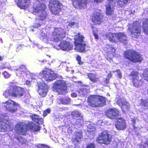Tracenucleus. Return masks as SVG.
<instances>
[{"label":"nucleus","instance_id":"nucleus-2","mask_svg":"<svg viewBox=\"0 0 148 148\" xmlns=\"http://www.w3.org/2000/svg\"><path fill=\"white\" fill-rule=\"evenodd\" d=\"M24 94V89L20 87L14 86L10 87L5 91L3 95L6 98H10V97L20 98L23 96Z\"/></svg>","mask_w":148,"mask_h":148},{"label":"nucleus","instance_id":"nucleus-46","mask_svg":"<svg viewBox=\"0 0 148 148\" xmlns=\"http://www.w3.org/2000/svg\"><path fill=\"white\" fill-rule=\"evenodd\" d=\"M3 75L4 76L5 78H8L10 76V75L6 71L3 72Z\"/></svg>","mask_w":148,"mask_h":148},{"label":"nucleus","instance_id":"nucleus-39","mask_svg":"<svg viewBox=\"0 0 148 148\" xmlns=\"http://www.w3.org/2000/svg\"><path fill=\"white\" fill-rule=\"evenodd\" d=\"M71 99L68 97L65 98H60L59 99L60 103L64 104H68L70 103Z\"/></svg>","mask_w":148,"mask_h":148},{"label":"nucleus","instance_id":"nucleus-47","mask_svg":"<svg viewBox=\"0 0 148 148\" xmlns=\"http://www.w3.org/2000/svg\"><path fill=\"white\" fill-rule=\"evenodd\" d=\"M37 147L38 148H49V147L46 145L41 144H38Z\"/></svg>","mask_w":148,"mask_h":148},{"label":"nucleus","instance_id":"nucleus-11","mask_svg":"<svg viewBox=\"0 0 148 148\" xmlns=\"http://www.w3.org/2000/svg\"><path fill=\"white\" fill-rule=\"evenodd\" d=\"M39 75L47 81H52L55 79L56 77V75L53 72L48 69L40 72Z\"/></svg>","mask_w":148,"mask_h":148},{"label":"nucleus","instance_id":"nucleus-30","mask_svg":"<svg viewBox=\"0 0 148 148\" xmlns=\"http://www.w3.org/2000/svg\"><path fill=\"white\" fill-rule=\"evenodd\" d=\"M117 40H118L123 42L127 41V37L124 33H117Z\"/></svg>","mask_w":148,"mask_h":148},{"label":"nucleus","instance_id":"nucleus-6","mask_svg":"<svg viewBox=\"0 0 148 148\" xmlns=\"http://www.w3.org/2000/svg\"><path fill=\"white\" fill-rule=\"evenodd\" d=\"M84 37L80 33H77L74 39V43L75 49L78 52H83L85 51L86 44L84 41Z\"/></svg>","mask_w":148,"mask_h":148},{"label":"nucleus","instance_id":"nucleus-27","mask_svg":"<svg viewBox=\"0 0 148 148\" xmlns=\"http://www.w3.org/2000/svg\"><path fill=\"white\" fill-rule=\"evenodd\" d=\"M106 7V14L108 16H110L113 14L114 11V8L111 5L110 3L105 5Z\"/></svg>","mask_w":148,"mask_h":148},{"label":"nucleus","instance_id":"nucleus-29","mask_svg":"<svg viewBox=\"0 0 148 148\" xmlns=\"http://www.w3.org/2000/svg\"><path fill=\"white\" fill-rule=\"evenodd\" d=\"M71 115L73 117L77 120L81 121L82 119L83 116L79 112L74 111L71 113Z\"/></svg>","mask_w":148,"mask_h":148},{"label":"nucleus","instance_id":"nucleus-59","mask_svg":"<svg viewBox=\"0 0 148 148\" xmlns=\"http://www.w3.org/2000/svg\"><path fill=\"white\" fill-rule=\"evenodd\" d=\"M67 148H73V147L71 146V147H70L69 146H68L67 147ZM75 148H77V147H76Z\"/></svg>","mask_w":148,"mask_h":148},{"label":"nucleus","instance_id":"nucleus-32","mask_svg":"<svg viewBox=\"0 0 148 148\" xmlns=\"http://www.w3.org/2000/svg\"><path fill=\"white\" fill-rule=\"evenodd\" d=\"M88 78L93 83H96L99 81V78L97 77L96 75L90 73L88 74Z\"/></svg>","mask_w":148,"mask_h":148},{"label":"nucleus","instance_id":"nucleus-26","mask_svg":"<svg viewBox=\"0 0 148 148\" xmlns=\"http://www.w3.org/2000/svg\"><path fill=\"white\" fill-rule=\"evenodd\" d=\"M103 49L106 53L108 54H112L113 55L115 50L114 47L110 45H107L104 47Z\"/></svg>","mask_w":148,"mask_h":148},{"label":"nucleus","instance_id":"nucleus-45","mask_svg":"<svg viewBox=\"0 0 148 148\" xmlns=\"http://www.w3.org/2000/svg\"><path fill=\"white\" fill-rule=\"evenodd\" d=\"M41 26V24L39 23H35L33 25L32 27L35 28H38L40 27Z\"/></svg>","mask_w":148,"mask_h":148},{"label":"nucleus","instance_id":"nucleus-9","mask_svg":"<svg viewBox=\"0 0 148 148\" xmlns=\"http://www.w3.org/2000/svg\"><path fill=\"white\" fill-rule=\"evenodd\" d=\"M18 106V104L15 102L10 99L2 103L3 108L11 113H14L16 111Z\"/></svg>","mask_w":148,"mask_h":148},{"label":"nucleus","instance_id":"nucleus-52","mask_svg":"<svg viewBox=\"0 0 148 148\" xmlns=\"http://www.w3.org/2000/svg\"><path fill=\"white\" fill-rule=\"evenodd\" d=\"M75 24V23L74 22H71L69 23V26L71 27H73V26Z\"/></svg>","mask_w":148,"mask_h":148},{"label":"nucleus","instance_id":"nucleus-4","mask_svg":"<svg viewBox=\"0 0 148 148\" xmlns=\"http://www.w3.org/2000/svg\"><path fill=\"white\" fill-rule=\"evenodd\" d=\"M63 7L62 3L58 0H51L48 5L49 10L54 15H59Z\"/></svg>","mask_w":148,"mask_h":148},{"label":"nucleus","instance_id":"nucleus-60","mask_svg":"<svg viewBox=\"0 0 148 148\" xmlns=\"http://www.w3.org/2000/svg\"><path fill=\"white\" fill-rule=\"evenodd\" d=\"M108 79H106V81H105L106 82L108 83Z\"/></svg>","mask_w":148,"mask_h":148},{"label":"nucleus","instance_id":"nucleus-23","mask_svg":"<svg viewBox=\"0 0 148 148\" xmlns=\"http://www.w3.org/2000/svg\"><path fill=\"white\" fill-rule=\"evenodd\" d=\"M82 137V132L81 131L76 132L75 135L73 136L72 139V141L75 145L78 144L80 141Z\"/></svg>","mask_w":148,"mask_h":148},{"label":"nucleus","instance_id":"nucleus-55","mask_svg":"<svg viewBox=\"0 0 148 148\" xmlns=\"http://www.w3.org/2000/svg\"><path fill=\"white\" fill-rule=\"evenodd\" d=\"M103 1H104V0H94V2H96L97 3H101Z\"/></svg>","mask_w":148,"mask_h":148},{"label":"nucleus","instance_id":"nucleus-43","mask_svg":"<svg viewBox=\"0 0 148 148\" xmlns=\"http://www.w3.org/2000/svg\"><path fill=\"white\" fill-rule=\"evenodd\" d=\"M81 57L80 56H78L76 58V60L78 62V63L80 65L82 64L83 62L81 60Z\"/></svg>","mask_w":148,"mask_h":148},{"label":"nucleus","instance_id":"nucleus-1","mask_svg":"<svg viewBox=\"0 0 148 148\" xmlns=\"http://www.w3.org/2000/svg\"><path fill=\"white\" fill-rule=\"evenodd\" d=\"M47 8L45 3H41L39 5L33 7V13L35 14H38L35 18L36 21H44L48 18V14L45 11Z\"/></svg>","mask_w":148,"mask_h":148},{"label":"nucleus","instance_id":"nucleus-5","mask_svg":"<svg viewBox=\"0 0 148 148\" xmlns=\"http://www.w3.org/2000/svg\"><path fill=\"white\" fill-rule=\"evenodd\" d=\"M8 119V116L5 114H3L1 115L0 130L1 132H4L12 130V124Z\"/></svg>","mask_w":148,"mask_h":148},{"label":"nucleus","instance_id":"nucleus-3","mask_svg":"<svg viewBox=\"0 0 148 148\" xmlns=\"http://www.w3.org/2000/svg\"><path fill=\"white\" fill-rule=\"evenodd\" d=\"M89 105L93 107H97L104 105L106 103L105 98L99 96L91 95L88 99Z\"/></svg>","mask_w":148,"mask_h":148},{"label":"nucleus","instance_id":"nucleus-58","mask_svg":"<svg viewBox=\"0 0 148 148\" xmlns=\"http://www.w3.org/2000/svg\"><path fill=\"white\" fill-rule=\"evenodd\" d=\"M114 0H108V1L109 2V3H110L111 2H113Z\"/></svg>","mask_w":148,"mask_h":148},{"label":"nucleus","instance_id":"nucleus-36","mask_svg":"<svg viewBox=\"0 0 148 148\" xmlns=\"http://www.w3.org/2000/svg\"><path fill=\"white\" fill-rule=\"evenodd\" d=\"M33 120L39 124H42L43 123L42 119L39 118V116L37 115H34L32 116Z\"/></svg>","mask_w":148,"mask_h":148},{"label":"nucleus","instance_id":"nucleus-20","mask_svg":"<svg viewBox=\"0 0 148 148\" xmlns=\"http://www.w3.org/2000/svg\"><path fill=\"white\" fill-rule=\"evenodd\" d=\"M119 112L115 108L111 109L106 112V115L109 118L113 119L119 115Z\"/></svg>","mask_w":148,"mask_h":148},{"label":"nucleus","instance_id":"nucleus-28","mask_svg":"<svg viewBox=\"0 0 148 148\" xmlns=\"http://www.w3.org/2000/svg\"><path fill=\"white\" fill-rule=\"evenodd\" d=\"M125 57L126 58L134 62H140L143 60V58L141 56H125Z\"/></svg>","mask_w":148,"mask_h":148},{"label":"nucleus","instance_id":"nucleus-7","mask_svg":"<svg viewBox=\"0 0 148 148\" xmlns=\"http://www.w3.org/2000/svg\"><path fill=\"white\" fill-rule=\"evenodd\" d=\"M54 90L59 94H64L67 92L66 84L63 80H58L55 82L53 86Z\"/></svg>","mask_w":148,"mask_h":148},{"label":"nucleus","instance_id":"nucleus-33","mask_svg":"<svg viewBox=\"0 0 148 148\" xmlns=\"http://www.w3.org/2000/svg\"><path fill=\"white\" fill-rule=\"evenodd\" d=\"M123 55L124 56H139L137 52L132 49L125 51L124 52Z\"/></svg>","mask_w":148,"mask_h":148},{"label":"nucleus","instance_id":"nucleus-8","mask_svg":"<svg viewBox=\"0 0 148 148\" xmlns=\"http://www.w3.org/2000/svg\"><path fill=\"white\" fill-rule=\"evenodd\" d=\"M65 32L60 28H55L53 32L51 39L54 42H58L65 36Z\"/></svg>","mask_w":148,"mask_h":148},{"label":"nucleus","instance_id":"nucleus-48","mask_svg":"<svg viewBox=\"0 0 148 148\" xmlns=\"http://www.w3.org/2000/svg\"><path fill=\"white\" fill-rule=\"evenodd\" d=\"M50 110L49 109H47L46 110H45L43 112V116H47L48 114L50 113Z\"/></svg>","mask_w":148,"mask_h":148},{"label":"nucleus","instance_id":"nucleus-18","mask_svg":"<svg viewBox=\"0 0 148 148\" xmlns=\"http://www.w3.org/2000/svg\"><path fill=\"white\" fill-rule=\"evenodd\" d=\"M103 16L98 12L93 14L91 16L92 22L95 25H99L103 20Z\"/></svg>","mask_w":148,"mask_h":148},{"label":"nucleus","instance_id":"nucleus-51","mask_svg":"<svg viewBox=\"0 0 148 148\" xmlns=\"http://www.w3.org/2000/svg\"><path fill=\"white\" fill-rule=\"evenodd\" d=\"M93 34L95 37V38L96 39H98L99 37L98 35L95 32L94 30H93Z\"/></svg>","mask_w":148,"mask_h":148},{"label":"nucleus","instance_id":"nucleus-38","mask_svg":"<svg viewBox=\"0 0 148 148\" xmlns=\"http://www.w3.org/2000/svg\"><path fill=\"white\" fill-rule=\"evenodd\" d=\"M31 129L33 132L35 133L36 132H38L40 130V127L39 125L32 124Z\"/></svg>","mask_w":148,"mask_h":148},{"label":"nucleus","instance_id":"nucleus-22","mask_svg":"<svg viewBox=\"0 0 148 148\" xmlns=\"http://www.w3.org/2000/svg\"><path fill=\"white\" fill-rule=\"evenodd\" d=\"M115 126L118 130H123L125 128L126 124L124 119L122 118H119L118 119Z\"/></svg>","mask_w":148,"mask_h":148},{"label":"nucleus","instance_id":"nucleus-10","mask_svg":"<svg viewBox=\"0 0 148 148\" xmlns=\"http://www.w3.org/2000/svg\"><path fill=\"white\" fill-rule=\"evenodd\" d=\"M141 26L139 25L138 21H134L132 27H129L128 29L132 37L137 38L140 34Z\"/></svg>","mask_w":148,"mask_h":148},{"label":"nucleus","instance_id":"nucleus-41","mask_svg":"<svg viewBox=\"0 0 148 148\" xmlns=\"http://www.w3.org/2000/svg\"><path fill=\"white\" fill-rule=\"evenodd\" d=\"M147 26L143 27V31L146 34L148 35V20L146 23Z\"/></svg>","mask_w":148,"mask_h":148},{"label":"nucleus","instance_id":"nucleus-44","mask_svg":"<svg viewBox=\"0 0 148 148\" xmlns=\"http://www.w3.org/2000/svg\"><path fill=\"white\" fill-rule=\"evenodd\" d=\"M116 72H117L116 76L119 78H121L122 77V74L121 73L119 70H117L116 71Z\"/></svg>","mask_w":148,"mask_h":148},{"label":"nucleus","instance_id":"nucleus-25","mask_svg":"<svg viewBox=\"0 0 148 148\" xmlns=\"http://www.w3.org/2000/svg\"><path fill=\"white\" fill-rule=\"evenodd\" d=\"M14 69L17 71L16 74L18 76H23L26 71V67L23 65L21 66L18 69L14 68Z\"/></svg>","mask_w":148,"mask_h":148},{"label":"nucleus","instance_id":"nucleus-40","mask_svg":"<svg viewBox=\"0 0 148 148\" xmlns=\"http://www.w3.org/2000/svg\"><path fill=\"white\" fill-rule=\"evenodd\" d=\"M143 77L144 80L148 82V69L144 70L143 74Z\"/></svg>","mask_w":148,"mask_h":148},{"label":"nucleus","instance_id":"nucleus-61","mask_svg":"<svg viewBox=\"0 0 148 148\" xmlns=\"http://www.w3.org/2000/svg\"><path fill=\"white\" fill-rule=\"evenodd\" d=\"M2 60V58L0 56V61H1Z\"/></svg>","mask_w":148,"mask_h":148},{"label":"nucleus","instance_id":"nucleus-24","mask_svg":"<svg viewBox=\"0 0 148 148\" xmlns=\"http://www.w3.org/2000/svg\"><path fill=\"white\" fill-rule=\"evenodd\" d=\"M105 36L111 42H116L117 41V33H108L106 34Z\"/></svg>","mask_w":148,"mask_h":148},{"label":"nucleus","instance_id":"nucleus-12","mask_svg":"<svg viewBox=\"0 0 148 148\" xmlns=\"http://www.w3.org/2000/svg\"><path fill=\"white\" fill-rule=\"evenodd\" d=\"M112 137L111 135L108 134L107 132L105 131L99 135L97 140V142L100 143L108 144L111 140Z\"/></svg>","mask_w":148,"mask_h":148},{"label":"nucleus","instance_id":"nucleus-31","mask_svg":"<svg viewBox=\"0 0 148 148\" xmlns=\"http://www.w3.org/2000/svg\"><path fill=\"white\" fill-rule=\"evenodd\" d=\"M137 104L138 106H142L144 109L147 108L148 107V100H140L138 101Z\"/></svg>","mask_w":148,"mask_h":148},{"label":"nucleus","instance_id":"nucleus-17","mask_svg":"<svg viewBox=\"0 0 148 148\" xmlns=\"http://www.w3.org/2000/svg\"><path fill=\"white\" fill-rule=\"evenodd\" d=\"M118 104L120 106L123 113L126 112L130 108V104L123 98L119 99L117 101Z\"/></svg>","mask_w":148,"mask_h":148},{"label":"nucleus","instance_id":"nucleus-49","mask_svg":"<svg viewBox=\"0 0 148 148\" xmlns=\"http://www.w3.org/2000/svg\"><path fill=\"white\" fill-rule=\"evenodd\" d=\"M86 148H95V145L93 143L88 144L87 145Z\"/></svg>","mask_w":148,"mask_h":148},{"label":"nucleus","instance_id":"nucleus-16","mask_svg":"<svg viewBox=\"0 0 148 148\" xmlns=\"http://www.w3.org/2000/svg\"><path fill=\"white\" fill-rule=\"evenodd\" d=\"M88 0H73L72 4L75 8L82 9L86 7Z\"/></svg>","mask_w":148,"mask_h":148},{"label":"nucleus","instance_id":"nucleus-54","mask_svg":"<svg viewBox=\"0 0 148 148\" xmlns=\"http://www.w3.org/2000/svg\"><path fill=\"white\" fill-rule=\"evenodd\" d=\"M71 95L72 97H76L77 96V94L74 92H73L71 94Z\"/></svg>","mask_w":148,"mask_h":148},{"label":"nucleus","instance_id":"nucleus-14","mask_svg":"<svg viewBox=\"0 0 148 148\" xmlns=\"http://www.w3.org/2000/svg\"><path fill=\"white\" fill-rule=\"evenodd\" d=\"M38 92L39 95L42 97H45L48 92V87L45 83L39 82L38 83Z\"/></svg>","mask_w":148,"mask_h":148},{"label":"nucleus","instance_id":"nucleus-53","mask_svg":"<svg viewBox=\"0 0 148 148\" xmlns=\"http://www.w3.org/2000/svg\"><path fill=\"white\" fill-rule=\"evenodd\" d=\"M107 57L106 58L110 62H111V61H112V58L110 57V56H107Z\"/></svg>","mask_w":148,"mask_h":148},{"label":"nucleus","instance_id":"nucleus-35","mask_svg":"<svg viewBox=\"0 0 148 148\" xmlns=\"http://www.w3.org/2000/svg\"><path fill=\"white\" fill-rule=\"evenodd\" d=\"M128 1V0H117V5L120 7H124L126 5Z\"/></svg>","mask_w":148,"mask_h":148},{"label":"nucleus","instance_id":"nucleus-15","mask_svg":"<svg viewBox=\"0 0 148 148\" xmlns=\"http://www.w3.org/2000/svg\"><path fill=\"white\" fill-rule=\"evenodd\" d=\"M15 130L17 133L21 135H25L27 131V125L24 123L18 122L16 125Z\"/></svg>","mask_w":148,"mask_h":148},{"label":"nucleus","instance_id":"nucleus-62","mask_svg":"<svg viewBox=\"0 0 148 148\" xmlns=\"http://www.w3.org/2000/svg\"><path fill=\"white\" fill-rule=\"evenodd\" d=\"M146 143H147V145H148V141H147V142H146Z\"/></svg>","mask_w":148,"mask_h":148},{"label":"nucleus","instance_id":"nucleus-63","mask_svg":"<svg viewBox=\"0 0 148 148\" xmlns=\"http://www.w3.org/2000/svg\"><path fill=\"white\" fill-rule=\"evenodd\" d=\"M1 136L0 135V140H1Z\"/></svg>","mask_w":148,"mask_h":148},{"label":"nucleus","instance_id":"nucleus-19","mask_svg":"<svg viewBox=\"0 0 148 148\" xmlns=\"http://www.w3.org/2000/svg\"><path fill=\"white\" fill-rule=\"evenodd\" d=\"M58 46L61 49L64 51L71 50L73 47L72 45L70 44L69 42L65 40L61 41Z\"/></svg>","mask_w":148,"mask_h":148},{"label":"nucleus","instance_id":"nucleus-37","mask_svg":"<svg viewBox=\"0 0 148 148\" xmlns=\"http://www.w3.org/2000/svg\"><path fill=\"white\" fill-rule=\"evenodd\" d=\"M86 87H87L86 86H83V88L80 89L77 92H78L79 95L84 96L87 93V91L86 90V88H85Z\"/></svg>","mask_w":148,"mask_h":148},{"label":"nucleus","instance_id":"nucleus-21","mask_svg":"<svg viewBox=\"0 0 148 148\" xmlns=\"http://www.w3.org/2000/svg\"><path fill=\"white\" fill-rule=\"evenodd\" d=\"M30 0H18L17 5L21 9H25L28 7Z\"/></svg>","mask_w":148,"mask_h":148},{"label":"nucleus","instance_id":"nucleus-57","mask_svg":"<svg viewBox=\"0 0 148 148\" xmlns=\"http://www.w3.org/2000/svg\"><path fill=\"white\" fill-rule=\"evenodd\" d=\"M31 83V82H30L29 81H27L26 82V84L27 85H30V84Z\"/></svg>","mask_w":148,"mask_h":148},{"label":"nucleus","instance_id":"nucleus-42","mask_svg":"<svg viewBox=\"0 0 148 148\" xmlns=\"http://www.w3.org/2000/svg\"><path fill=\"white\" fill-rule=\"evenodd\" d=\"M17 139L21 143L24 144L26 143V140L23 138L21 137H17Z\"/></svg>","mask_w":148,"mask_h":148},{"label":"nucleus","instance_id":"nucleus-50","mask_svg":"<svg viewBox=\"0 0 148 148\" xmlns=\"http://www.w3.org/2000/svg\"><path fill=\"white\" fill-rule=\"evenodd\" d=\"M132 122L133 123V127L134 128L135 130L136 128V127L135 126V125L134 124V123H135V122L137 121V119L135 118L133 119H132Z\"/></svg>","mask_w":148,"mask_h":148},{"label":"nucleus","instance_id":"nucleus-56","mask_svg":"<svg viewBox=\"0 0 148 148\" xmlns=\"http://www.w3.org/2000/svg\"><path fill=\"white\" fill-rule=\"evenodd\" d=\"M115 72L114 71H113L112 72H110V73L108 74V77H109V78H110V77H112V75L111 74V73H113V72Z\"/></svg>","mask_w":148,"mask_h":148},{"label":"nucleus","instance_id":"nucleus-34","mask_svg":"<svg viewBox=\"0 0 148 148\" xmlns=\"http://www.w3.org/2000/svg\"><path fill=\"white\" fill-rule=\"evenodd\" d=\"M88 125L87 126V131L90 134H93L95 130V128L91 123L88 122Z\"/></svg>","mask_w":148,"mask_h":148},{"label":"nucleus","instance_id":"nucleus-13","mask_svg":"<svg viewBox=\"0 0 148 148\" xmlns=\"http://www.w3.org/2000/svg\"><path fill=\"white\" fill-rule=\"evenodd\" d=\"M138 73V72L133 71L131 74L129 75L130 78L132 80V82L134 86L138 87L142 84L141 81L139 80Z\"/></svg>","mask_w":148,"mask_h":148}]
</instances>
